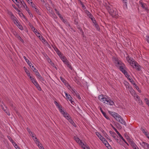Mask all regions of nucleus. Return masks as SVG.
I'll return each instance as SVG.
<instances>
[{"label":"nucleus","mask_w":149,"mask_h":149,"mask_svg":"<svg viewBox=\"0 0 149 149\" xmlns=\"http://www.w3.org/2000/svg\"><path fill=\"white\" fill-rule=\"evenodd\" d=\"M93 22L94 23L95 27L96 28V29L97 30H100L99 27L98 25L96 23V21H95V22L93 21Z\"/></svg>","instance_id":"nucleus-25"},{"label":"nucleus","mask_w":149,"mask_h":149,"mask_svg":"<svg viewBox=\"0 0 149 149\" xmlns=\"http://www.w3.org/2000/svg\"><path fill=\"white\" fill-rule=\"evenodd\" d=\"M108 112H109V113L113 117L114 116L113 115H114V114L115 115V113H115L114 112H112L111 111H109Z\"/></svg>","instance_id":"nucleus-40"},{"label":"nucleus","mask_w":149,"mask_h":149,"mask_svg":"<svg viewBox=\"0 0 149 149\" xmlns=\"http://www.w3.org/2000/svg\"><path fill=\"white\" fill-rule=\"evenodd\" d=\"M115 114V115H113L114 116L113 118H114L117 121H118V120L121 119L122 117L117 113Z\"/></svg>","instance_id":"nucleus-12"},{"label":"nucleus","mask_w":149,"mask_h":149,"mask_svg":"<svg viewBox=\"0 0 149 149\" xmlns=\"http://www.w3.org/2000/svg\"><path fill=\"white\" fill-rule=\"evenodd\" d=\"M146 38L147 42L149 43V36H146Z\"/></svg>","instance_id":"nucleus-53"},{"label":"nucleus","mask_w":149,"mask_h":149,"mask_svg":"<svg viewBox=\"0 0 149 149\" xmlns=\"http://www.w3.org/2000/svg\"><path fill=\"white\" fill-rule=\"evenodd\" d=\"M38 147L40 149H45L44 148H43V146H40H40H38Z\"/></svg>","instance_id":"nucleus-64"},{"label":"nucleus","mask_w":149,"mask_h":149,"mask_svg":"<svg viewBox=\"0 0 149 149\" xmlns=\"http://www.w3.org/2000/svg\"><path fill=\"white\" fill-rule=\"evenodd\" d=\"M104 135L105 136L107 139L109 140V141H111V140L110 138V137H109V136L107 135V134H106V133H105L104 134Z\"/></svg>","instance_id":"nucleus-32"},{"label":"nucleus","mask_w":149,"mask_h":149,"mask_svg":"<svg viewBox=\"0 0 149 149\" xmlns=\"http://www.w3.org/2000/svg\"><path fill=\"white\" fill-rule=\"evenodd\" d=\"M65 24H66V25H69V23L66 20H65L64 19V21H62Z\"/></svg>","instance_id":"nucleus-44"},{"label":"nucleus","mask_w":149,"mask_h":149,"mask_svg":"<svg viewBox=\"0 0 149 149\" xmlns=\"http://www.w3.org/2000/svg\"><path fill=\"white\" fill-rule=\"evenodd\" d=\"M15 33H14V35H15L16 37L17 38H19V37H20L19 36V34L16 32H15Z\"/></svg>","instance_id":"nucleus-47"},{"label":"nucleus","mask_w":149,"mask_h":149,"mask_svg":"<svg viewBox=\"0 0 149 149\" xmlns=\"http://www.w3.org/2000/svg\"><path fill=\"white\" fill-rule=\"evenodd\" d=\"M132 92H133V93H134V97H136V98L138 99L139 100L140 99V98L139 96L136 94L135 93V91H134L132 88L131 91Z\"/></svg>","instance_id":"nucleus-24"},{"label":"nucleus","mask_w":149,"mask_h":149,"mask_svg":"<svg viewBox=\"0 0 149 149\" xmlns=\"http://www.w3.org/2000/svg\"><path fill=\"white\" fill-rule=\"evenodd\" d=\"M33 32L35 33L36 34L37 32L38 31L34 27L32 29Z\"/></svg>","instance_id":"nucleus-45"},{"label":"nucleus","mask_w":149,"mask_h":149,"mask_svg":"<svg viewBox=\"0 0 149 149\" xmlns=\"http://www.w3.org/2000/svg\"><path fill=\"white\" fill-rule=\"evenodd\" d=\"M39 38L41 40H42L44 42L46 41L45 39L42 36H40H40H39Z\"/></svg>","instance_id":"nucleus-41"},{"label":"nucleus","mask_w":149,"mask_h":149,"mask_svg":"<svg viewBox=\"0 0 149 149\" xmlns=\"http://www.w3.org/2000/svg\"><path fill=\"white\" fill-rule=\"evenodd\" d=\"M125 136L126 139H127V141L129 142H130L131 140H132L130 137L126 134H125Z\"/></svg>","instance_id":"nucleus-29"},{"label":"nucleus","mask_w":149,"mask_h":149,"mask_svg":"<svg viewBox=\"0 0 149 149\" xmlns=\"http://www.w3.org/2000/svg\"><path fill=\"white\" fill-rule=\"evenodd\" d=\"M54 49L56 51V52L57 53L58 55L60 56L61 55V57H62V55H61V53L59 50L56 47H55L54 48Z\"/></svg>","instance_id":"nucleus-18"},{"label":"nucleus","mask_w":149,"mask_h":149,"mask_svg":"<svg viewBox=\"0 0 149 149\" xmlns=\"http://www.w3.org/2000/svg\"><path fill=\"white\" fill-rule=\"evenodd\" d=\"M109 133L111 134V136L113 138H115L116 137H117V135L114 132H113L112 131H110L109 132Z\"/></svg>","instance_id":"nucleus-21"},{"label":"nucleus","mask_w":149,"mask_h":149,"mask_svg":"<svg viewBox=\"0 0 149 149\" xmlns=\"http://www.w3.org/2000/svg\"><path fill=\"white\" fill-rule=\"evenodd\" d=\"M18 39L22 43L24 42V40L21 38L20 36L19 37V38H18Z\"/></svg>","instance_id":"nucleus-48"},{"label":"nucleus","mask_w":149,"mask_h":149,"mask_svg":"<svg viewBox=\"0 0 149 149\" xmlns=\"http://www.w3.org/2000/svg\"><path fill=\"white\" fill-rule=\"evenodd\" d=\"M39 15H40V12L39 10H38L36 8H34V9H33Z\"/></svg>","instance_id":"nucleus-35"},{"label":"nucleus","mask_w":149,"mask_h":149,"mask_svg":"<svg viewBox=\"0 0 149 149\" xmlns=\"http://www.w3.org/2000/svg\"><path fill=\"white\" fill-rule=\"evenodd\" d=\"M102 140L101 141H102L103 143L106 146L107 143H108L107 141L105 140L104 138H102Z\"/></svg>","instance_id":"nucleus-34"},{"label":"nucleus","mask_w":149,"mask_h":149,"mask_svg":"<svg viewBox=\"0 0 149 149\" xmlns=\"http://www.w3.org/2000/svg\"><path fill=\"white\" fill-rule=\"evenodd\" d=\"M19 14L21 16H22L24 18H26L25 16L22 13H21Z\"/></svg>","instance_id":"nucleus-55"},{"label":"nucleus","mask_w":149,"mask_h":149,"mask_svg":"<svg viewBox=\"0 0 149 149\" xmlns=\"http://www.w3.org/2000/svg\"><path fill=\"white\" fill-rule=\"evenodd\" d=\"M24 69L25 71V72L27 74L28 76H30V73L29 72V71L25 67H24Z\"/></svg>","instance_id":"nucleus-31"},{"label":"nucleus","mask_w":149,"mask_h":149,"mask_svg":"<svg viewBox=\"0 0 149 149\" xmlns=\"http://www.w3.org/2000/svg\"><path fill=\"white\" fill-rule=\"evenodd\" d=\"M29 25L30 26V28L32 29V28H33V27H34L30 23H29Z\"/></svg>","instance_id":"nucleus-51"},{"label":"nucleus","mask_w":149,"mask_h":149,"mask_svg":"<svg viewBox=\"0 0 149 149\" xmlns=\"http://www.w3.org/2000/svg\"><path fill=\"white\" fill-rule=\"evenodd\" d=\"M59 111H60V112H61V113L63 115L66 112L65 111H63L62 109H60L59 110Z\"/></svg>","instance_id":"nucleus-43"},{"label":"nucleus","mask_w":149,"mask_h":149,"mask_svg":"<svg viewBox=\"0 0 149 149\" xmlns=\"http://www.w3.org/2000/svg\"><path fill=\"white\" fill-rule=\"evenodd\" d=\"M1 109H3V110L8 116H10V113L8 111V109L7 107L5 106L4 105L5 108H4L3 106L2 105H1Z\"/></svg>","instance_id":"nucleus-7"},{"label":"nucleus","mask_w":149,"mask_h":149,"mask_svg":"<svg viewBox=\"0 0 149 149\" xmlns=\"http://www.w3.org/2000/svg\"><path fill=\"white\" fill-rule=\"evenodd\" d=\"M118 136L117 135V137H116L115 138H114L116 140L117 142H118Z\"/></svg>","instance_id":"nucleus-62"},{"label":"nucleus","mask_w":149,"mask_h":149,"mask_svg":"<svg viewBox=\"0 0 149 149\" xmlns=\"http://www.w3.org/2000/svg\"><path fill=\"white\" fill-rule=\"evenodd\" d=\"M11 17L13 19V20L15 21L16 22H17V24H18V22H17V21L16 20V18L13 15H12L11 16Z\"/></svg>","instance_id":"nucleus-39"},{"label":"nucleus","mask_w":149,"mask_h":149,"mask_svg":"<svg viewBox=\"0 0 149 149\" xmlns=\"http://www.w3.org/2000/svg\"><path fill=\"white\" fill-rule=\"evenodd\" d=\"M47 10L51 14L53 15L54 14L55 15L54 13L53 12L52 9V8L48 7L46 8Z\"/></svg>","instance_id":"nucleus-20"},{"label":"nucleus","mask_w":149,"mask_h":149,"mask_svg":"<svg viewBox=\"0 0 149 149\" xmlns=\"http://www.w3.org/2000/svg\"><path fill=\"white\" fill-rule=\"evenodd\" d=\"M19 23L18 22V27L21 30H23V28L22 26L20 25V24H19Z\"/></svg>","instance_id":"nucleus-42"},{"label":"nucleus","mask_w":149,"mask_h":149,"mask_svg":"<svg viewBox=\"0 0 149 149\" xmlns=\"http://www.w3.org/2000/svg\"><path fill=\"white\" fill-rule=\"evenodd\" d=\"M145 102L146 103V104H148V105H149V101L148 100L147 98H145Z\"/></svg>","instance_id":"nucleus-46"},{"label":"nucleus","mask_w":149,"mask_h":149,"mask_svg":"<svg viewBox=\"0 0 149 149\" xmlns=\"http://www.w3.org/2000/svg\"><path fill=\"white\" fill-rule=\"evenodd\" d=\"M129 143L132 146L134 149H136V147H137L136 144L132 140H131Z\"/></svg>","instance_id":"nucleus-11"},{"label":"nucleus","mask_w":149,"mask_h":149,"mask_svg":"<svg viewBox=\"0 0 149 149\" xmlns=\"http://www.w3.org/2000/svg\"><path fill=\"white\" fill-rule=\"evenodd\" d=\"M34 68V66L33 65H32V67H31V68L32 69V70L36 73V75L37 74V73H39L38 72V71L37 70H33V68Z\"/></svg>","instance_id":"nucleus-38"},{"label":"nucleus","mask_w":149,"mask_h":149,"mask_svg":"<svg viewBox=\"0 0 149 149\" xmlns=\"http://www.w3.org/2000/svg\"><path fill=\"white\" fill-rule=\"evenodd\" d=\"M65 96L67 99H68L69 100H71V99H72V98L70 95H68V94L65 93Z\"/></svg>","instance_id":"nucleus-27"},{"label":"nucleus","mask_w":149,"mask_h":149,"mask_svg":"<svg viewBox=\"0 0 149 149\" xmlns=\"http://www.w3.org/2000/svg\"><path fill=\"white\" fill-rule=\"evenodd\" d=\"M106 8L108 10L109 13L113 17H115L118 15L116 9L113 8L109 6H107Z\"/></svg>","instance_id":"nucleus-3"},{"label":"nucleus","mask_w":149,"mask_h":149,"mask_svg":"<svg viewBox=\"0 0 149 149\" xmlns=\"http://www.w3.org/2000/svg\"><path fill=\"white\" fill-rule=\"evenodd\" d=\"M23 58L25 60L26 62L30 66V67H32V64L31 63V62L28 59L26 58V57L25 56H23Z\"/></svg>","instance_id":"nucleus-15"},{"label":"nucleus","mask_w":149,"mask_h":149,"mask_svg":"<svg viewBox=\"0 0 149 149\" xmlns=\"http://www.w3.org/2000/svg\"><path fill=\"white\" fill-rule=\"evenodd\" d=\"M63 116L64 117L67 119L68 121H69L70 120L72 119L71 117L67 112L65 113L64 114Z\"/></svg>","instance_id":"nucleus-13"},{"label":"nucleus","mask_w":149,"mask_h":149,"mask_svg":"<svg viewBox=\"0 0 149 149\" xmlns=\"http://www.w3.org/2000/svg\"><path fill=\"white\" fill-rule=\"evenodd\" d=\"M74 139L81 146V147L82 148L84 149H85L86 145L83 143L79 138L77 136H74Z\"/></svg>","instance_id":"nucleus-4"},{"label":"nucleus","mask_w":149,"mask_h":149,"mask_svg":"<svg viewBox=\"0 0 149 149\" xmlns=\"http://www.w3.org/2000/svg\"><path fill=\"white\" fill-rule=\"evenodd\" d=\"M13 144L14 146H15V147H17V146H18V145L16 144V143H15L14 141V142H13Z\"/></svg>","instance_id":"nucleus-58"},{"label":"nucleus","mask_w":149,"mask_h":149,"mask_svg":"<svg viewBox=\"0 0 149 149\" xmlns=\"http://www.w3.org/2000/svg\"><path fill=\"white\" fill-rule=\"evenodd\" d=\"M36 143L38 145V146H40V144H39L40 142H39V141L38 140H36Z\"/></svg>","instance_id":"nucleus-57"},{"label":"nucleus","mask_w":149,"mask_h":149,"mask_svg":"<svg viewBox=\"0 0 149 149\" xmlns=\"http://www.w3.org/2000/svg\"><path fill=\"white\" fill-rule=\"evenodd\" d=\"M140 144L144 148L149 149V145L148 143L143 142L142 143H140Z\"/></svg>","instance_id":"nucleus-8"},{"label":"nucleus","mask_w":149,"mask_h":149,"mask_svg":"<svg viewBox=\"0 0 149 149\" xmlns=\"http://www.w3.org/2000/svg\"><path fill=\"white\" fill-rule=\"evenodd\" d=\"M139 4L141 5V6L142 8L146 10H148L147 6L146 5V4L142 2L141 0H140L139 1Z\"/></svg>","instance_id":"nucleus-9"},{"label":"nucleus","mask_w":149,"mask_h":149,"mask_svg":"<svg viewBox=\"0 0 149 149\" xmlns=\"http://www.w3.org/2000/svg\"><path fill=\"white\" fill-rule=\"evenodd\" d=\"M74 95L76 96L79 99H80L81 98L80 96H79V93L77 92H75L74 94Z\"/></svg>","instance_id":"nucleus-33"},{"label":"nucleus","mask_w":149,"mask_h":149,"mask_svg":"<svg viewBox=\"0 0 149 149\" xmlns=\"http://www.w3.org/2000/svg\"><path fill=\"white\" fill-rule=\"evenodd\" d=\"M122 140L124 141V142L127 144V145L128 146H129V144L124 139H123Z\"/></svg>","instance_id":"nucleus-61"},{"label":"nucleus","mask_w":149,"mask_h":149,"mask_svg":"<svg viewBox=\"0 0 149 149\" xmlns=\"http://www.w3.org/2000/svg\"><path fill=\"white\" fill-rule=\"evenodd\" d=\"M37 74H36V75L37 78L42 81H44V79L43 77H42L39 73H37Z\"/></svg>","instance_id":"nucleus-19"},{"label":"nucleus","mask_w":149,"mask_h":149,"mask_svg":"<svg viewBox=\"0 0 149 149\" xmlns=\"http://www.w3.org/2000/svg\"><path fill=\"white\" fill-rule=\"evenodd\" d=\"M31 5L32 6V7H33L34 8H35L34 6L35 5L33 3V2H31Z\"/></svg>","instance_id":"nucleus-59"},{"label":"nucleus","mask_w":149,"mask_h":149,"mask_svg":"<svg viewBox=\"0 0 149 149\" xmlns=\"http://www.w3.org/2000/svg\"><path fill=\"white\" fill-rule=\"evenodd\" d=\"M118 122H120V123L125 125H126V123L123 118L121 117V119L118 120Z\"/></svg>","instance_id":"nucleus-17"},{"label":"nucleus","mask_w":149,"mask_h":149,"mask_svg":"<svg viewBox=\"0 0 149 149\" xmlns=\"http://www.w3.org/2000/svg\"><path fill=\"white\" fill-rule=\"evenodd\" d=\"M60 78L61 79V81L64 83L65 84V85H66L65 84L66 83V81L65 79L61 77H60Z\"/></svg>","instance_id":"nucleus-36"},{"label":"nucleus","mask_w":149,"mask_h":149,"mask_svg":"<svg viewBox=\"0 0 149 149\" xmlns=\"http://www.w3.org/2000/svg\"><path fill=\"white\" fill-rule=\"evenodd\" d=\"M71 92L74 95V94L75 92L76 93L77 92V91H76L74 89H72Z\"/></svg>","instance_id":"nucleus-56"},{"label":"nucleus","mask_w":149,"mask_h":149,"mask_svg":"<svg viewBox=\"0 0 149 149\" xmlns=\"http://www.w3.org/2000/svg\"><path fill=\"white\" fill-rule=\"evenodd\" d=\"M135 66V68L136 70H137L138 71H139L140 70V66L137 63L135 62L134 63V65Z\"/></svg>","instance_id":"nucleus-14"},{"label":"nucleus","mask_w":149,"mask_h":149,"mask_svg":"<svg viewBox=\"0 0 149 149\" xmlns=\"http://www.w3.org/2000/svg\"><path fill=\"white\" fill-rule=\"evenodd\" d=\"M37 36L39 38V36H42V35L40 34V33L38 32V31L37 32L36 34Z\"/></svg>","instance_id":"nucleus-50"},{"label":"nucleus","mask_w":149,"mask_h":149,"mask_svg":"<svg viewBox=\"0 0 149 149\" xmlns=\"http://www.w3.org/2000/svg\"><path fill=\"white\" fill-rule=\"evenodd\" d=\"M87 16L91 19V20L95 22V20L93 15L91 14H90L89 15H88Z\"/></svg>","instance_id":"nucleus-23"},{"label":"nucleus","mask_w":149,"mask_h":149,"mask_svg":"<svg viewBox=\"0 0 149 149\" xmlns=\"http://www.w3.org/2000/svg\"><path fill=\"white\" fill-rule=\"evenodd\" d=\"M68 121L74 127H76V125L75 124L74 122V121H73L72 119Z\"/></svg>","instance_id":"nucleus-26"},{"label":"nucleus","mask_w":149,"mask_h":149,"mask_svg":"<svg viewBox=\"0 0 149 149\" xmlns=\"http://www.w3.org/2000/svg\"><path fill=\"white\" fill-rule=\"evenodd\" d=\"M54 103L56 105L57 107H58L59 105L58 103L56 101H54Z\"/></svg>","instance_id":"nucleus-52"},{"label":"nucleus","mask_w":149,"mask_h":149,"mask_svg":"<svg viewBox=\"0 0 149 149\" xmlns=\"http://www.w3.org/2000/svg\"><path fill=\"white\" fill-rule=\"evenodd\" d=\"M85 13L87 14V15H89V14L91 13L89 12L87 10H85Z\"/></svg>","instance_id":"nucleus-54"},{"label":"nucleus","mask_w":149,"mask_h":149,"mask_svg":"<svg viewBox=\"0 0 149 149\" xmlns=\"http://www.w3.org/2000/svg\"><path fill=\"white\" fill-rule=\"evenodd\" d=\"M114 61L116 67L119 68V69L124 74L127 75L128 73L125 70V66L120 61L115 57H113Z\"/></svg>","instance_id":"nucleus-1"},{"label":"nucleus","mask_w":149,"mask_h":149,"mask_svg":"<svg viewBox=\"0 0 149 149\" xmlns=\"http://www.w3.org/2000/svg\"><path fill=\"white\" fill-rule=\"evenodd\" d=\"M61 59L63 62L67 65V66L71 70H72V68L71 65L70 64L68 61L66 59V58L64 56H63L61 57Z\"/></svg>","instance_id":"nucleus-5"},{"label":"nucleus","mask_w":149,"mask_h":149,"mask_svg":"<svg viewBox=\"0 0 149 149\" xmlns=\"http://www.w3.org/2000/svg\"><path fill=\"white\" fill-rule=\"evenodd\" d=\"M112 127L113 129L115 131V132H116L117 134L123 140L124 139L123 137V136H122V135L120 134V133H119V132L117 131V129L114 127Z\"/></svg>","instance_id":"nucleus-16"},{"label":"nucleus","mask_w":149,"mask_h":149,"mask_svg":"<svg viewBox=\"0 0 149 149\" xmlns=\"http://www.w3.org/2000/svg\"><path fill=\"white\" fill-rule=\"evenodd\" d=\"M7 136L8 139L11 141V142L12 143H13V142H14V141L12 138L9 136Z\"/></svg>","instance_id":"nucleus-37"},{"label":"nucleus","mask_w":149,"mask_h":149,"mask_svg":"<svg viewBox=\"0 0 149 149\" xmlns=\"http://www.w3.org/2000/svg\"><path fill=\"white\" fill-rule=\"evenodd\" d=\"M96 135L98 136V137L100 138L101 141L102 140V138H104L103 137L101 134L98 132L96 133Z\"/></svg>","instance_id":"nucleus-30"},{"label":"nucleus","mask_w":149,"mask_h":149,"mask_svg":"<svg viewBox=\"0 0 149 149\" xmlns=\"http://www.w3.org/2000/svg\"><path fill=\"white\" fill-rule=\"evenodd\" d=\"M98 98L100 101L103 102L104 103L110 105H113L114 104V102L107 96L103 95H100L98 96Z\"/></svg>","instance_id":"nucleus-2"},{"label":"nucleus","mask_w":149,"mask_h":149,"mask_svg":"<svg viewBox=\"0 0 149 149\" xmlns=\"http://www.w3.org/2000/svg\"><path fill=\"white\" fill-rule=\"evenodd\" d=\"M98 108L100 109L101 112H102V113L103 114L104 116L107 119L109 120V117L107 115L106 113L104 112L102 110V108L101 107H99Z\"/></svg>","instance_id":"nucleus-10"},{"label":"nucleus","mask_w":149,"mask_h":149,"mask_svg":"<svg viewBox=\"0 0 149 149\" xmlns=\"http://www.w3.org/2000/svg\"><path fill=\"white\" fill-rule=\"evenodd\" d=\"M22 4L23 5V6H24V8L26 9V10L27 11V12L30 10L29 8L27 7L25 2Z\"/></svg>","instance_id":"nucleus-28"},{"label":"nucleus","mask_w":149,"mask_h":149,"mask_svg":"<svg viewBox=\"0 0 149 149\" xmlns=\"http://www.w3.org/2000/svg\"><path fill=\"white\" fill-rule=\"evenodd\" d=\"M129 80H130V82H131V83L132 84H133V83H134V81L132 79H129Z\"/></svg>","instance_id":"nucleus-63"},{"label":"nucleus","mask_w":149,"mask_h":149,"mask_svg":"<svg viewBox=\"0 0 149 149\" xmlns=\"http://www.w3.org/2000/svg\"><path fill=\"white\" fill-rule=\"evenodd\" d=\"M126 59L127 61L130 63V64L132 66H133L134 63L135 62L134 60L129 56H127L126 57Z\"/></svg>","instance_id":"nucleus-6"},{"label":"nucleus","mask_w":149,"mask_h":149,"mask_svg":"<svg viewBox=\"0 0 149 149\" xmlns=\"http://www.w3.org/2000/svg\"><path fill=\"white\" fill-rule=\"evenodd\" d=\"M32 82L34 84V83H35L37 81H36L35 79L34 78H33L31 80Z\"/></svg>","instance_id":"nucleus-49"},{"label":"nucleus","mask_w":149,"mask_h":149,"mask_svg":"<svg viewBox=\"0 0 149 149\" xmlns=\"http://www.w3.org/2000/svg\"><path fill=\"white\" fill-rule=\"evenodd\" d=\"M28 14H29V15H30V16L31 17V16H32V17H33V15L31 13L30 11V10L28 12Z\"/></svg>","instance_id":"nucleus-60"},{"label":"nucleus","mask_w":149,"mask_h":149,"mask_svg":"<svg viewBox=\"0 0 149 149\" xmlns=\"http://www.w3.org/2000/svg\"><path fill=\"white\" fill-rule=\"evenodd\" d=\"M34 84L37 88L38 89V90H39V91L41 90V88L37 82H36L35 83H34Z\"/></svg>","instance_id":"nucleus-22"}]
</instances>
